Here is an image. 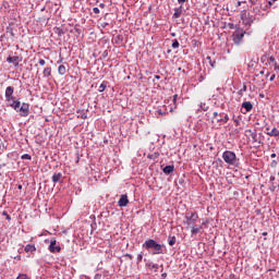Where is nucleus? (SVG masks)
<instances>
[{
    "label": "nucleus",
    "instance_id": "obj_1",
    "mask_svg": "<svg viewBox=\"0 0 279 279\" xmlns=\"http://www.w3.org/2000/svg\"><path fill=\"white\" fill-rule=\"evenodd\" d=\"M143 247H145V250H154L153 254H162V252H165V246L156 242V240H151V239L147 240L143 244Z\"/></svg>",
    "mask_w": 279,
    "mask_h": 279
},
{
    "label": "nucleus",
    "instance_id": "obj_2",
    "mask_svg": "<svg viewBox=\"0 0 279 279\" xmlns=\"http://www.w3.org/2000/svg\"><path fill=\"white\" fill-rule=\"evenodd\" d=\"M222 159L225 160V162H227V165H230V166L236 165V154H234V151L226 150L222 154Z\"/></svg>",
    "mask_w": 279,
    "mask_h": 279
},
{
    "label": "nucleus",
    "instance_id": "obj_3",
    "mask_svg": "<svg viewBox=\"0 0 279 279\" xmlns=\"http://www.w3.org/2000/svg\"><path fill=\"white\" fill-rule=\"evenodd\" d=\"M250 132H251V138L254 147H259L260 145H263V140L260 138V136H258L256 132H252V131Z\"/></svg>",
    "mask_w": 279,
    "mask_h": 279
},
{
    "label": "nucleus",
    "instance_id": "obj_4",
    "mask_svg": "<svg viewBox=\"0 0 279 279\" xmlns=\"http://www.w3.org/2000/svg\"><path fill=\"white\" fill-rule=\"evenodd\" d=\"M244 36H245V32H239V31L234 32L232 35L234 45H241V40H243Z\"/></svg>",
    "mask_w": 279,
    "mask_h": 279
},
{
    "label": "nucleus",
    "instance_id": "obj_5",
    "mask_svg": "<svg viewBox=\"0 0 279 279\" xmlns=\"http://www.w3.org/2000/svg\"><path fill=\"white\" fill-rule=\"evenodd\" d=\"M61 250H62V247H60V245H58V242L56 240L50 241L49 252H51V254H56V252L60 253Z\"/></svg>",
    "mask_w": 279,
    "mask_h": 279
},
{
    "label": "nucleus",
    "instance_id": "obj_6",
    "mask_svg": "<svg viewBox=\"0 0 279 279\" xmlns=\"http://www.w3.org/2000/svg\"><path fill=\"white\" fill-rule=\"evenodd\" d=\"M21 117H29V105L23 102L21 108L19 109Z\"/></svg>",
    "mask_w": 279,
    "mask_h": 279
},
{
    "label": "nucleus",
    "instance_id": "obj_7",
    "mask_svg": "<svg viewBox=\"0 0 279 279\" xmlns=\"http://www.w3.org/2000/svg\"><path fill=\"white\" fill-rule=\"evenodd\" d=\"M185 219L187 221V226H193V223L197 222L199 216L197 215V213H192L191 216H186Z\"/></svg>",
    "mask_w": 279,
    "mask_h": 279
},
{
    "label": "nucleus",
    "instance_id": "obj_8",
    "mask_svg": "<svg viewBox=\"0 0 279 279\" xmlns=\"http://www.w3.org/2000/svg\"><path fill=\"white\" fill-rule=\"evenodd\" d=\"M12 95H14V87H12V86L7 87V89H5V99H7V101H13L14 100V97Z\"/></svg>",
    "mask_w": 279,
    "mask_h": 279
},
{
    "label": "nucleus",
    "instance_id": "obj_9",
    "mask_svg": "<svg viewBox=\"0 0 279 279\" xmlns=\"http://www.w3.org/2000/svg\"><path fill=\"white\" fill-rule=\"evenodd\" d=\"M118 204H119L120 208H123V207L128 206V204H130V201L128 199L126 194L121 195Z\"/></svg>",
    "mask_w": 279,
    "mask_h": 279
},
{
    "label": "nucleus",
    "instance_id": "obj_10",
    "mask_svg": "<svg viewBox=\"0 0 279 279\" xmlns=\"http://www.w3.org/2000/svg\"><path fill=\"white\" fill-rule=\"evenodd\" d=\"M19 60H20L19 56L7 58V62H9V64H14L15 66H19Z\"/></svg>",
    "mask_w": 279,
    "mask_h": 279
},
{
    "label": "nucleus",
    "instance_id": "obj_11",
    "mask_svg": "<svg viewBox=\"0 0 279 279\" xmlns=\"http://www.w3.org/2000/svg\"><path fill=\"white\" fill-rule=\"evenodd\" d=\"M242 108L245 109V112H252V110L254 109V105H252L251 101H244L242 104Z\"/></svg>",
    "mask_w": 279,
    "mask_h": 279
},
{
    "label": "nucleus",
    "instance_id": "obj_12",
    "mask_svg": "<svg viewBox=\"0 0 279 279\" xmlns=\"http://www.w3.org/2000/svg\"><path fill=\"white\" fill-rule=\"evenodd\" d=\"M62 181V173L61 172H54L52 175V182L56 184L58 182Z\"/></svg>",
    "mask_w": 279,
    "mask_h": 279
},
{
    "label": "nucleus",
    "instance_id": "obj_13",
    "mask_svg": "<svg viewBox=\"0 0 279 279\" xmlns=\"http://www.w3.org/2000/svg\"><path fill=\"white\" fill-rule=\"evenodd\" d=\"M175 167L174 166H166L162 171L166 173V175H169V173H173Z\"/></svg>",
    "mask_w": 279,
    "mask_h": 279
},
{
    "label": "nucleus",
    "instance_id": "obj_14",
    "mask_svg": "<svg viewBox=\"0 0 279 279\" xmlns=\"http://www.w3.org/2000/svg\"><path fill=\"white\" fill-rule=\"evenodd\" d=\"M24 252H26V254L36 252V246H35V245H32V244H27V245L25 246V248H24Z\"/></svg>",
    "mask_w": 279,
    "mask_h": 279
},
{
    "label": "nucleus",
    "instance_id": "obj_15",
    "mask_svg": "<svg viewBox=\"0 0 279 279\" xmlns=\"http://www.w3.org/2000/svg\"><path fill=\"white\" fill-rule=\"evenodd\" d=\"M11 108H14L16 110V112H19V110L21 108V101L13 100V102L11 104Z\"/></svg>",
    "mask_w": 279,
    "mask_h": 279
},
{
    "label": "nucleus",
    "instance_id": "obj_16",
    "mask_svg": "<svg viewBox=\"0 0 279 279\" xmlns=\"http://www.w3.org/2000/svg\"><path fill=\"white\" fill-rule=\"evenodd\" d=\"M181 15H182V7L174 10L173 17L174 19H180Z\"/></svg>",
    "mask_w": 279,
    "mask_h": 279
},
{
    "label": "nucleus",
    "instance_id": "obj_17",
    "mask_svg": "<svg viewBox=\"0 0 279 279\" xmlns=\"http://www.w3.org/2000/svg\"><path fill=\"white\" fill-rule=\"evenodd\" d=\"M44 77H51V68H45L43 71Z\"/></svg>",
    "mask_w": 279,
    "mask_h": 279
},
{
    "label": "nucleus",
    "instance_id": "obj_18",
    "mask_svg": "<svg viewBox=\"0 0 279 279\" xmlns=\"http://www.w3.org/2000/svg\"><path fill=\"white\" fill-rule=\"evenodd\" d=\"M58 73H59V75H65L66 74V66L59 65Z\"/></svg>",
    "mask_w": 279,
    "mask_h": 279
},
{
    "label": "nucleus",
    "instance_id": "obj_19",
    "mask_svg": "<svg viewBox=\"0 0 279 279\" xmlns=\"http://www.w3.org/2000/svg\"><path fill=\"white\" fill-rule=\"evenodd\" d=\"M228 121H230L228 114H225L223 118L217 119V123H228Z\"/></svg>",
    "mask_w": 279,
    "mask_h": 279
},
{
    "label": "nucleus",
    "instance_id": "obj_20",
    "mask_svg": "<svg viewBox=\"0 0 279 279\" xmlns=\"http://www.w3.org/2000/svg\"><path fill=\"white\" fill-rule=\"evenodd\" d=\"M268 136H279L278 129L274 128L271 131L267 133Z\"/></svg>",
    "mask_w": 279,
    "mask_h": 279
},
{
    "label": "nucleus",
    "instance_id": "obj_21",
    "mask_svg": "<svg viewBox=\"0 0 279 279\" xmlns=\"http://www.w3.org/2000/svg\"><path fill=\"white\" fill-rule=\"evenodd\" d=\"M260 62L267 66V62H269V56L263 54L260 57Z\"/></svg>",
    "mask_w": 279,
    "mask_h": 279
},
{
    "label": "nucleus",
    "instance_id": "obj_22",
    "mask_svg": "<svg viewBox=\"0 0 279 279\" xmlns=\"http://www.w3.org/2000/svg\"><path fill=\"white\" fill-rule=\"evenodd\" d=\"M107 87H108V82L105 81V82H102V83L100 84L98 90H99L100 93H104V90H106Z\"/></svg>",
    "mask_w": 279,
    "mask_h": 279
},
{
    "label": "nucleus",
    "instance_id": "obj_23",
    "mask_svg": "<svg viewBox=\"0 0 279 279\" xmlns=\"http://www.w3.org/2000/svg\"><path fill=\"white\" fill-rule=\"evenodd\" d=\"M5 151V142L0 138V154H3Z\"/></svg>",
    "mask_w": 279,
    "mask_h": 279
},
{
    "label": "nucleus",
    "instance_id": "obj_24",
    "mask_svg": "<svg viewBox=\"0 0 279 279\" xmlns=\"http://www.w3.org/2000/svg\"><path fill=\"white\" fill-rule=\"evenodd\" d=\"M199 230H202V227H193L191 230L192 235L198 234Z\"/></svg>",
    "mask_w": 279,
    "mask_h": 279
},
{
    "label": "nucleus",
    "instance_id": "obj_25",
    "mask_svg": "<svg viewBox=\"0 0 279 279\" xmlns=\"http://www.w3.org/2000/svg\"><path fill=\"white\" fill-rule=\"evenodd\" d=\"M178 47H180V43L178 41V39H174L172 43V49H178Z\"/></svg>",
    "mask_w": 279,
    "mask_h": 279
},
{
    "label": "nucleus",
    "instance_id": "obj_26",
    "mask_svg": "<svg viewBox=\"0 0 279 279\" xmlns=\"http://www.w3.org/2000/svg\"><path fill=\"white\" fill-rule=\"evenodd\" d=\"M22 160H32V156L29 154L22 155Z\"/></svg>",
    "mask_w": 279,
    "mask_h": 279
},
{
    "label": "nucleus",
    "instance_id": "obj_27",
    "mask_svg": "<svg viewBox=\"0 0 279 279\" xmlns=\"http://www.w3.org/2000/svg\"><path fill=\"white\" fill-rule=\"evenodd\" d=\"M223 113H219V112H217V111H215L214 112V119H216V121H217V119H221V118H219V117H221Z\"/></svg>",
    "mask_w": 279,
    "mask_h": 279
},
{
    "label": "nucleus",
    "instance_id": "obj_28",
    "mask_svg": "<svg viewBox=\"0 0 279 279\" xmlns=\"http://www.w3.org/2000/svg\"><path fill=\"white\" fill-rule=\"evenodd\" d=\"M276 189H278V185L271 183V186L269 187V191H271V193H274L276 191Z\"/></svg>",
    "mask_w": 279,
    "mask_h": 279
},
{
    "label": "nucleus",
    "instance_id": "obj_29",
    "mask_svg": "<svg viewBox=\"0 0 279 279\" xmlns=\"http://www.w3.org/2000/svg\"><path fill=\"white\" fill-rule=\"evenodd\" d=\"M175 236H172V238H170V240H169V245H171V246H173V244L175 243Z\"/></svg>",
    "mask_w": 279,
    "mask_h": 279
},
{
    "label": "nucleus",
    "instance_id": "obj_30",
    "mask_svg": "<svg viewBox=\"0 0 279 279\" xmlns=\"http://www.w3.org/2000/svg\"><path fill=\"white\" fill-rule=\"evenodd\" d=\"M143 260V253L137 255V263H141Z\"/></svg>",
    "mask_w": 279,
    "mask_h": 279
},
{
    "label": "nucleus",
    "instance_id": "obj_31",
    "mask_svg": "<svg viewBox=\"0 0 279 279\" xmlns=\"http://www.w3.org/2000/svg\"><path fill=\"white\" fill-rule=\"evenodd\" d=\"M16 279H29V277L27 275H20Z\"/></svg>",
    "mask_w": 279,
    "mask_h": 279
},
{
    "label": "nucleus",
    "instance_id": "obj_32",
    "mask_svg": "<svg viewBox=\"0 0 279 279\" xmlns=\"http://www.w3.org/2000/svg\"><path fill=\"white\" fill-rule=\"evenodd\" d=\"M245 90H247V85H243V88L242 89H240V94H242V93H245Z\"/></svg>",
    "mask_w": 279,
    "mask_h": 279
},
{
    "label": "nucleus",
    "instance_id": "obj_33",
    "mask_svg": "<svg viewBox=\"0 0 279 279\" xmlns=\"http://www.w3.org/2000/svg\"><path fill=\"white\" fill-rule=\"evenodd\" d=\"M207 60H209L210 66H213V69H215V62H213V61L210 60V57H207Z\"/></svg>",
    "mask_w": 279,
    "mask_h": 279
},
{
    "label": "nucleus",
    "instance_id": "obj_34",
    "mask_svg": "<svg viewBox=\"0 0 279 279\" xmlns=\"http://www.w3.org/2000/svg\"><path fill=\"white\" fill-rule=\"evenodd\" d=\"M46 63H47V62H46L44 59H40V60H39L40 66H45Z\"/></svg>",
    "mask_w": 279,
    "mask_h": 279
},
{
    "label": "nucleus",
    "instance_id": "obj_35",
    "mask_svg": "<svg viewBox=\"0 0 279 279\" xmlns=\"http://www.w3.org/2000/svg\"><path fill=\"white\" fill-rule=\"evenodd\" d=\"M93 12H94V14H99V8H94Z\"/></svg>",
    "mask_w": 279,
    "mask_h": 279
},
{
    "label": "nucleus",
    "instance_id": "obj_36",
    "mask_svg": "<svg viewBox=\"0 0 279 279\" xmlns=\"http://www.w3.org/2000/svg\"><path fill=\"white\" fill-rule=\"evenodd\" d=\"M268 60H269V62H276V58H274V56L268 57Z\"/></svg>",
    "mask_w": 279,
    "mask_h": 279
},
{
    "label": "nucleus",
    "instance_id": "obj_37",
    "mask_svg": "<svg viewBox=\"0 0 279 279\" xmlns=\"http://www.w3.org/2000/svg\"><path fill=\"white\" fill-rule=\"evenodd\" d=\"M81 119H88V114L86 112L82 113Z\"/></svg>",
    "mask_w": 279,
    "mask_h": 279
},
{
    "label": "nucleus",
    "instance_id": "obj_38",
    "mask_svg": "<svg viewBox=\"0 0 279 279\" xmlns=\"http://www.w3.org/2000/svg\"><path fill=\"white\" fill-rule=\"evenodd\" d=\"M228 27H229V29H234V24L233 23H229Z\"/></svg>",
    "mask_w": 279,
    "mask_h": 279
},
{
    "label": "nucleus",
    "instance_id": "obj_39",
    "mask_svg": "<svg viewBox=\"0 0 279 279\" xmlns=\"http://www.w3.org/2000/svg\"><path fill=\"white\" fill-rule=\"evenodd\" d=\"M276 180L275 175H270V183L274 184V181Z\"/></svg>",
    "mask_w": 279,
    "mask_h": 279
},
{
    "label": "nucleus",
    "instance_id": "obj_40",
    "mask_svg": "<svg viewBox=\"0 0 279 279\" xmlns=\"http://www.w3.org/2000/svg\"><path fill=\"white\" fill-rule=\"evenodd\" d=\"M124 257L130 258V260L133 258L132 254H125Z\"/></svg>",
    "mask_w": 279,
    "mask_h": 279
},
{
    "label": "nucleus",
    "instance_id": "obj_41",
    "mask_svg": "<svg viewBox=\"0 0 279 279\" xmlns=\"http://www.w3.org/2000/svg\"><path fill=\"white\" fill-rule=\"evenodd\" d=\"M178 3H180L181 5H183V3H186V0H178Z\"/></svg>",
    "mask_w": 279,
    "mask_h": 279
},
{
    "label": "nucleus",
    "instance_id": "obj_42",
    "mask_svg": "<svg viewBox=\"0 0 279 279\" xmlns=\"http://www.w3.org/2000/svg\"><path fill=\"white\" fill-rule=\"evenodd\" d=\"M201 108H202V110H205V111L208 110V107H206V105H204V106L201 105Z\"/></svg>",
    "mask_w": 279,
    "mask_h": 279
},
{
    "label": "nucleus",
    "instance_id": "obj_43",
    "mask_svg": "<svg viewBox=\"0 0 279 279\" xmlns=\"http://www.w3.org/2000/svg\"><path fill=\"white\" fill-rule=\"evenodd\" d=\"M274 5V1H268V8H271Z\"/></svg>",
    "mask_w": 279,
    "mask_h": 279
},
{
    "label": "nucleus",
    "instance_id": "obj_44",
    "mask_svg": "<svg viewBox=\"0 0 279 279\" xmlns=\"http://www.w3.org/2000/svg\"><path fill=\"white\" fill-rule=\"evenodd\" d=\"M274 80H276V74H272V75L270 76V82H274Z\"/></svg>",
    "mask_w": 279,
    "mask_h": 279
},
{
    "label": "nucleus",
    "instance_id": "obj_45",
    "mask_svg": "<svg viewBox=\"0 0 279 279\" xmlns=\"http://www.w3.org/2000/svg\"><path fill=\"white\" fill-rule=\"evenodd\" d=\"M175 101H178V94L173 96V102L175 104Z\"/></svg>",
    "mask_w": 279,
    "mask_h": 279
},
{
    "label": "nucleus",
    "instance_id": "obj_46",
    "mask_svg": "<svg viewBox=\"0 0 279 279\" xmlns=\"http://www.w3.org/2000/svg\"><path fill=\"white\" fill-rule=\"evenodd\" d=\"M95 279H101V275L99 274L95 275Z\"/></svg>",
    "mask_w": 279,
    "mask_h": 279
},
{
    "label": "nucleus",
    "instance_id": "obj_47",
    "mask_svg": "<svg viewBox=\"0 0 279 279\" xmlns=\"http://www.w3.org/2000/svg\"><path fill=\"white\" fill-rule=\"evenodd\" d=\"M158 114L165 116V112L162 110H158Z\"/></svg>",
    "mask_w": 279,
    "mask_h": 279
},
{
    "label": "nucleus",
    "instance_id": "obj_48",
    "mask_svg": "<svg viewBox=\"0 0 279 279\" xmlns=\"http://www.w3.org/2000/svg\"><path fill=\"white\" fill-rule=\"evenodd\" d=\"M161 278H167V272L161 274Z\"/></svg>",
    "mask_w": 279,
    "mask_h": 279
},
{
    "label": "nucleus",
    "instance_id": "obj_49",
    "mask_svg": "<svg viewBox=\"0 0 279 279\" xmlns=\"http://www.w3.org/2000/svg\"><path fill=\"white\" fill-rule=\"evenodd\" d=\"M99 8H106V4L100 3V4H99Z\"/></svg>",
    "mask_w": 279,
    "mask_h": 279
},
{
    "label": "nucleus",
    "instance_id": "obj_50",
    "mask_svg": "<svg viewBox=\"0 0 279 279\" xmlns=\"http://www.w3.org/2000/svg\"><path fill=\"white\" fill-rule=\"evenodd\" d=\"M270 157H271V158H276V153H272V154L270 155Z\"/></svg>",
    "mask_w": 279,
    "mask_h": 279
},
{
    "label": "nucleus",
    "instance_id": "obj_51",
    "mask_svg": "<svg viewBox=\"0 0 279 279\" xmlns=\"http://www.w3.org/2000/svg\"><path fill=\"white\" fill-rule=\"evenodd\" d=\"M5 217H7L8 221H10V219H12V218L10 217V215H7Z\"/></svg>",
    "mask_w": 279,
    "mask_h": 279
},
{
    "label": "nucleus",
    "instance_id": "obj_52",
    "mask_svg": "<svg viewBox=\"0 0 279 279\" xmlns=\"http://www.w3.org/2000/svg\"><path fill=\"white\" fill-rule=\"evenodd\" d=\"M155 77H156V80H160V75H156Z\"/></svg>",
    "mask_w": 279,
    "mask_h": 279
},
{
    "label": "nucleus",
    "instance_id": "obj_53",
    "mask_svg": "<svg viewBox=\"0 0 279 279\" xmlns=\"http://www.w3.org/2000/svg\"><path fill=\"white\" fill-rule=\"evenodd\" d=\"M17 189L21 191V189H23V185H19Z\"/></svg>",
    "mask_w": 279,
    "mask_h": 279
},
{
    "label": "nucleus",
    "instance_id": "obj_54",
    "mask_svg": "<svg viewBox=\"0 0 279 279\" xmlns=\"http://www.w3.org/2000/svg\"><path fill=\"white\" fill-rule=\"evenodd\" d=\"M263 235H264V236H267V232H264Z\"/></svg>",
    "mask_w": 279,
    "mask_h": 279
},
{
    "label": "nucleus",
    "instance_id": "obj_55",
    "mask_svg": "<svg viewBox=\"0 0 279 279\" xmlns=\"http://www.w3.org/2000/svg\"><path fill=\"white\" fill-rule=\"evenodd\" d=\"M266 77H269V72H267Z\"/></svg>",
    "mask_w": 279,
    "mask_h": 279
},
{
    "label": "nucleus",
    "instance_id": "obj_56",
    "mask_svg": "<svg viewBox=\"0 0 279 279\" xmlns=\"http://www.w3.org/2000/svg\"><path fill=\"white\" fill-rule=\"evenodd\" d=\"M3 215L7 217L8 213L3 211Z\"/></svg>",
    "mask_w": 279,
    "mask_h": 279
},
{
    "label": "nucleus",
    "instance_id": "obj_57",
    "mask_svg": "<svg viewBox=\"0 0 279 279\" xmlns=\"http://www.w3.org/2000/svg\"><path fill=\"white\" fill-rule=\"evenodd\" d=\"M238 5H241V1L238 2Z\"/></svg>",
    "mask_w": 279,
    "mask_h": 279
},
{
    "label": "nucleus",
    "instance_id": "obj_58",
    "mask_svg": "<svg viewBox=\"0 0 279 279\" xmlns=\"http://www.w3.org/2000/svg\"><path fill=\"white\" fill-rule=\"evenodd\" d=\"M265 73V71H262L260 74L263 75Z\"/></svg>",
    "mask_w": 279,
    "mask_h": 279
},
{
    "label": "nucleus",
    "instance_id": "obj_59",
    "mask_svg": "<svg viewBox=\"0 0 279 279\" xmlns=\"http://www.w3.org/2000/svg\"><path fill=\"white\" fill-rule=\"evenodd\" d=\"M267 132H269V128H266Z\"/></svg>",
    "mask_w": 279,
    "mask_h": 279
},
{
    "label": "nucleus",
    "instance_id": "obj_60",
    "mask_svg": "<svg viewBox=\"0 0 279 279\" xmlns=\"http://www.w3.org/2000/svg\"><path fill=\"white\" fill-rule=\"evenodd\" d=\"M271 1H278V0H271Z\"/></svg>",
    "mask_w": 279,
    "mask_h": 279
}]
</instances>
